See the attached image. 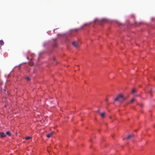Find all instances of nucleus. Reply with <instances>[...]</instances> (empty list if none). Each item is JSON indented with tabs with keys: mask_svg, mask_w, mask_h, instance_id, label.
Masks as SVG:
<instances>
[{
	"mask_svg": "<svg viewBox=\"0 0 155 155\" xmlns=\"http://www.w3.org/2000/svg\"><path fill=\"white\" fill-rule=\"evenodd\" d=\"M26 80L28 81H29L30 80V79L28 77H26Z\"/></svg>",
	"mask_w": 155,
	"mask_h": 155,
	"instance_id": "11",
	"label": "nucleus"
},
{
	"mask_svg": "<svg viewBox=\"0 0 155 155\" xmlns=\"http://www.w3.org/2000/svg\"><path fill=\"white\" fill-rule=\"evenodd\" d=\"M6 91L5 89L4 90V91Z\"/></svg>",
	"mask_w": 155,
	"mask_h": 155,
	"instance_id": "19",
	"label": "nucleus"
},
{
	"mask_svg": "<svg viewBox=\"0 0 155 155\" xmlns=\"http://www.w3.org/2000/svg\"><path fill=\"white\" fill-rule=\"evenodd\" d=\"M72 45L75 48H78L79 46V45L78 42L74 41L72 43Z\"/></svg>",
	"mask_w": 155,
	"mask_h": 155,
	"instance_id": "2",
	"label": "nucleus"
},
{
	"mask_svg": "<svg viewBox=\"0 0 155 155\" xmlns=\"http://www.w3.org/2000/svg\"><path fill=\"white\" fill-rule=\"evenodd\" d=\"M31 137H25V139L26 140H28L31 138Z\"/></svg>",
	"mask_w": 155,
	"mask_h": 155,
	"instance_id": "8",
	"label": "nucleus"
},
{
	"mask_svg": "<svg viewBox=\"0 0 155 155\" xmlns=\"http://www.w3.org/2000/svg\"><path fill=\"white\" fill-rule=\"evenodd\" d=\"M134 136V135L133 134H131V135H129L127 136V139H129L130 138H131V137H133Z\"/></svg>",
	"mask_w": 155,
	"mask_h": 155,
	"instance_id": "4",
	"label": "nucleus"
},
{
	"mask_svg": "<svg viewBox=\"0 0 155 155\" xmlns=\"http://www.w3.org/2000/svg\"><path fill=\"white\" fill-rule=\"evenodd\" d=\"M6 134L7 135L10 136L11 135V134L9 131H7L6 132Z\"/></svg>",
	"mask_w": 155,
	"mask_h": 155,
	"instance_id": "9",
	"label": "nucleus"
},
{
	"mask_svg": "<svg viewBox=\"0 0 155 155\" xmlns=\"http://www.w3.org/2000/svg\"><path fill=\"white\" fill-rule=\"evenodd\" d=\"M99 114H100L102 117H104V116L105 115V113H104V112H103L101 114H100V113H99Z\"/></svg>",
	"mask_w": 155,
	"mask_h": 155,
	"instance_id": "6",
	"label": "nucleus"
},
{
	"mask_svg": "<svg viewBox=\"0 0 155 155\" xmlns=\"http://www.w3.org/2000/svg\"><path fill=\"white\" fill-rule=\"evenodd\" d=\"M4 44V43L3 41L0 40V45L1 46L3 45Z\"/></svg>",
	"mask_w": 155,
	"mask_h": 155,
	"instance_id": "7",
	"label": "nucleus"
},
{
	"mask_svg": "<svg viewBox=\"0 0 155 155\" xmlns=\"http://www.w3.org/2000/svg\"><path fill=\"white\" fill-rule=\"evenodd\" d=\"M143 104H140V107H142L143 106Z\"/></svg>",
	"mask_w": 155,
	"mask_h": 155,
	"instance_id": "14",
	"label": "nucleus"
},
{
	"mask_svg": "<svg viewBox=\"0 0 155 155\" xmlns=\"http://www.w3.org/2000/svg\"><path fill=\"white\" fill-rule=\"evenodd\" d=\"M135 101V100L133 98L130 101V103H132Z\"/></svg>",
	"mask_w": 155,
	"mask_h": 155,
	"instance_id": "13",
	"label": "nucleus"
},
{
	"mask_svg": "<svg viewBox=\"0 0 155 155\" xmlns=\"http://www.w3.org/2000/svg\"><path fill=\"white\" fill-rule=\"evenodd\" d=\"M54 133V131H52L50 133L47 134L46 135V137L48 138H49L51 137V136L53 135Z\"/></svg>",
	"mask_w": 155,
	"mask_h": 155,
	"instance_id": "3",
	"label": "nucleus"
},
{
	"mask_svg": "<svg viewBox=\"0 0 155 155\" xmlns=\"http://www.w3.org/2000/svg\"><path fill=\"white\" fill-rule=\"evenodd\" d=\"M27 58L28 59V57Z\"/></svg>",
	"mask_w": 155,
	"mask_h": 155,
	"instance_id": "18",
	"label": "nucleus"
},
{
	"mask_svg": "<svg viewBox=\"0 0 155 155\" xmlns=\"http://www.w3.org/2000/svg\"><path fill=\"white\" fill-rule=\"evenodd\" d=\"M99 111H100V110H99L97 111V112H98V113L99 112Z\"/></svg>",
	"mask_w": 155,
	"mask_h": 155,
	"instance_id": "15",
	"label": "nucleus"
},
{
	"mask_svg": "<svg viewBox=\"0 0 155 155\" xmlns=\"http://www.w3.org/2000/svg\"><path fill=\"white\" fill-rule=\"evenodd\" d=\"M126 100V97H124L123 94H120L117 96L114 99V101H118L122 103L124 102Z\"/></svg>",
	"mask_w": 155,
	"mask_h": 155,
	"instance_id": "1",
	"label": "nucleus"
},
{
	"mask_svg": "<svg viewBox=\"0 0 155 155\" xmlns=\"http://www.w3.org/2000/svg\"><path fill=\"white\" fill-rule=\"evenodd\" d=\"M53 60L54 61V63L56 64L57 63L56 61V59L54 58H53Z\"/></svg>",
	"mask_w": 155,
	"mask_h": 155,
	"instance_id": "12",
	"label": "nucleus"
},
{
	"mask_svg": "<svg viewBox=\"0 0 155 155\" xmlns=\"http://www.w3.org/2000/svg\"><path fill=\"white\" fill-rule=\"evenodd\" d=\"M0 134L1 137H4L6 136V134L4 132H1Z\"/></svg>",
	"mask_w": 155,
	"mask_h": 155,
	"instance_id": "5",
	"label": "nucleus"
},
{
	"mask_svg": "<svg viewBox=\"0 0 155 155\" xmlns=\"http://www.w3.org/2000/svg\"><path fill=\"white\" fill-rule=\"evenodd\" d=\"M108 99L107 98V99H106V101H108Z\"/></svg>",
	"mask_w": 155,
	"mask_h": 155,
	"instance_id": "16",
	"label": "nucleus"
},
{
	"mask_svg": "<svg viewBox=\"0 0 155 155\" xmlns=\"http://www.w3.org/2000/svg\"><path fill=\"white\" fill-rule=\"evenodd\" d=\"M74 30H75V31H76L77 30V29H75Z\"/></svg>",
	"mask_w": 155,
	"mask_h": 155,
	"instance_id": "17",
	"label": "nucleus"
},
{
	"mask_svg": "<svg viewBox=\"0 0 155 155\" xmlns=\"http://www.w3.org/2000/svg\"><path fill=\"white\" fill-rule=\"evenodd\" d=\"M136 92V90L135 89H134L132 90V93H134Z\"/></svg>",
	"mask_w": 155,
	"mask_h": 155,
	"instance_id": "10",
	"label": "nucleus"
}]
</instances>
